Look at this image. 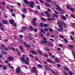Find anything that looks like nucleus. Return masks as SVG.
<instances>
[{"label":"nucleus","instance_id":"obj_1","mask_svg":"<svg viewBox=\"0 0 75 75\" xmlns=\"http://www.w3.org/2000/svg\"><path fill=\"white\" fill-rule=\"evenodd\" d=\"M23 0L26 4H28L29 6H30L32 8H34V6L35 5V4H34V3L33 1H32L31 2L30 1L27 2V1L26 0Z\"/></svg>","mask_w":75,"mask_h":75},{"label":"nucleus","instance_id":"obj_2","mask_svg":"<svg viewBox=\"0 0 75 75\" xmlns=\"http://www.w3.org/2000/svg\"><path fill=\"white\" fill-rule=\"evenodd\" d=\"M40 43L41 44H44H44L47 43V41L46 38H43V41L42 40H41Z\"/></svg>","mask_w":75,"mask_h":75},{"label":"nucleus","instance_id":"obj_3","mask_svg":"<svg viewBox=\"0 0 75 75\" xmlns=\"http://www.w3.org/2000/svg\"><path fill=\"white\" fill-rule=\"evenodd\" d=\"M21 59L22 61H24L25 62V64H27V65H30V63H29V62L27 60H26L25 59L23 58H22Z\"/></svg>","mask_w":75,"mask_h":75},{"label":"nucleus","instance_id":"obj_4","mask_svg":"<svg viewBox=\"0 0 75 75\" xmlns=\"http://www.w3.org/2000/svg\"><path fill=\"white\" fill-rule=\"evenodd\" d=\"M33 20L32 21V23L34 25V26H37V24L35 23V21H36L37 20V19L36 18H33Z\"/></svg>","mask_w":75,"mask_h":75},{"label":"nucleus","instance_id":"obj_5","mask_svg":"<svg viewBox=\"0 0 75 75\" xmlns=\"http://www.w3.org/2000/svg\"><path fill=\"white\" fill-rule=\"evenodd\" d=\"M36 71V67H33L32 68V70L31 71V73L34 74V72Z\"/></svg>","mask_w":75,"mask_h":75},{"label":"nucleus","instance_id":"obj_6","mask_svg":"<svg viewBox=\"0 0 75 75\" xmlns=\"http://www.w3.org/2000/svg\"><path fill=\"white\" fill-rule=\"evenodd\" d=\"M61 17L62 18V20H63V21H65V20H66L67 19L66 17L64 15H61Z\"/></svg>","mask_w":75,"mask_h":75},{"label":"nucleus","instance_id":"obj_7","mask_svg":"<svg viewBox=\"0 0 75 75\" xmlns=\"http://www.w3.org/2000/svg\"><path fill=\"white\" fill-rule=\"evenodd\" d=\"M44 67L46 69H47V70H48L49 71H50V70H51V69L48 67V66L45 65L44 66Z\"/></svg>","mask_w":75,"mask_h":75},{"label":"nucleus","instance_id":"obj_8","mask_svg":"<svg viewBox=\"0 0 75 75\" xmlns=\"http://www.w3.org/2000/svg\"><path fill=\"white\" fill-rule=\"evenodd\" d=\"M22 11L23 13H27V9L25 8H24L22 9Z\"/></svg>","mask_w":75,"mask_h":75},{"label":"nucleus","instance_id":"obj_9","mask_svg":"<svg viewBox=\"0 0 75 75\" xmlns=\"http://www.w3.org/2000/svg\"><path fill=\"white\" fill-rule=\"evenodd\" d=\"M16 72L17 74H19V72H20L21 70H20V69L19 68H17L16 69Z\"/></svg>","mask_w":75,"mask_h":75},{"label":"nucleus","instance_id":"obj_10","mask_svg":"<svg viewBox=\"0 0 75 75\" xmlns=\"http://www.w3.org/2000/svg\"><path fill=\"white\" fill-rule=\"evenodd\" d=\"M2 22L3 24H8V23H7V21L6 20H3L2 21Z\"/></svg>","mask_w":75,"mask_h":75},{"label":"nucleus","instance_id":"obj_11","mask_svg":"<svg viewBox=\"0 0 75 75\" xmlns=\"http://www.w3.org/2000/svg\"><path fill=\"white\" fill-rule=\"evenodd\" d=\"M24 45L25 46V47H28V48L30 47V45H27L26 43H24Z\"/></svg>","mask_w":75,"mask_h":75},{"label":"nucleus","instance_id":"obj_12","mask_svg":"<svg viewBox=\"0 0 75 75\" xmlns=\"http://www.w3.org/2000/svg\"><path fill=\"white\" fill-rule=\"evenodd\" d=\"M9 21L10 23H11V24H13V23H14V20L11 19H10Z\"/></svg>","mask_w":75,"mask_h":75},{"label":"nucleus","instance_id":"obj_13","mask_svg":"<svg viewBox=\"0 0 75 75\" xmlns=\"http://www.w3.org/2000/svg\"><path fill=\"white\" fill-rule=\"evenodd\" d=\"M8 59L9 61H12L13 59V57H8Z\"/></svg>","mask_w":75,"mask_h":75},{"label":"nucleus","instance_id":"obj_14","mask_svg":"<svg viewBox=\"0 0 75 75\" xmlns=\"http://www.w3.org/2000/svg\"><path fill=\"white\" fill-rule=\"evenodd\" d=\"M59 13H60V14H63L64 13V11L63 10H60L59 11Z\"/></svg>","mask_w":75,"mask_h":75},{"label":"nucleus","instance_id":"obj_15","mask_svg":"<svg viewBox=\"0 0 75 75\" xmlns=\"http://www.w3.org/2000/svg\"><path fill=\"white\" fill-rule=\"evenodd\" d=\"M57 23L58 24H59V27H61L62 25H61L62 24L59 22H57Z\"/></svg>","mask_w":75,"mask_h":75},{"label":"nucleus","instance_id":"obj_16","mask_svg":"<svg viewBox=\"0 0 75 75\" xmlns=\"http://www.w3.org/2000/svg\"><path fill=\"white\" fill-rule=\"evenodd\" d=\"M45 4L46 6H47V7H50V4H49L48 3L45 2Z\"/></svg>","mask_w":75,"mask_h":75},{"label":"nucleus","instance_id":"obj_17","mask_svg":"<svg viewBox=\"0 0 75 75\" xmlns=\"http://www.w3.org/2000/svg\"><path fill=\"white\" fill-rule=\"evenodd\" d=\"M48 44L49 46H51L52 45V42L50 41H49L48 42Z\"/></svg>","mask_w":75,"mask_h":75},{"label":"nucleus","instance_id":"obj_18","mask_svg":"<svg viewBox=\"0 0 75 75\" xmlns=\"http://www.w3.org/2000/svg\"><path fill=\"white\" fill-rule=\"evenodd\" d=\"M64 68L65 69L68 71H69V68H68V67L66 66H64Z\"/></svg>","mask_w":75,"mask_h":75},{"label":"nucleus","instance_id":"obj_19","mask_svg":"<svg viewBox=\"0 0 75 75\" xmlns=\"http://www.w3.org/2000/svg\"><path fill=\"white\" fill-rule=\"evenodd\" d=\"M29 28L31 30V31H33L34 30V29H33V26H30L29 27Z\"/></svg>","mask_w":75,"mask_h":75},{"label":"nucleus","instance_id":"obj_20","mask_svg":"<svg viewBox=\"0 0 75 75\" xmlns=\"http://www.w3.org/2000/svg\"><path fill=\"white\" fill-rule=\"evenodd\" d=\"M70 10H71V11H75V9L72 7H71L70 8Z\"/></svg>","mask_w":75,"mask_h":75},{"label":"nucleus","instance_id":"obj_21","mask_svg":"<svg viewBox=\"0 0 75 75\" xmlns=\"http://www.w3.org/2000/svg\"><path fill=\"white\" fill-rule=\"evenodd\" d=\"M68 47L69 48H73V46L71 45H68Z\"/></svg>","mask_w":75,"mask_h":75},{"label":"nucleus","instance_id":"obj_22","mask_svg":"<svg viewBox=\"0 0 75 75\" xmlns=\"http://www.w3.org/2000/svg\"><path fill=\"white\" fill-rule=\"evenodd\" d=\"M0 28L1 30H2V31H3V30H4V28H3V26H1L0 27Z\"/></svg>","mask_w":75,"mask_h":75},{"label":"nucleus","instance_id":"obj_23","mask_svg":"<svg viewBox=\"0 0 75 75\" xmlns=\"http://www.w3.org/2000/svg\"><path fill=\"white\" fill-rule=\"evenodd\" d=\"M30 52L32 54H37V52L33 51H31Z\"/></svg>","mask_w":75,"mask_h":75},{"label":"nucleus","instance_id":"obj_24","mask_svg":"<svg viewBox=\"0 0 75 75\" xmlns=\"http://www.w3.org/2000/svg\"><path fill=\"white\" fill-rule=\"evenodd\" d=\"M0 8H1V9L2 10H5V8H4V7L1 6L0 5Z\"/></svg>","mask_w":75,"mask_h":75},{"label":"nucleus","instance_id":"obj_25","mask_svg":"<svg viewBox=\"0 0 75 75\" xmlns=\"http://www.w3.org/2000/svg\"><path fill=\"white\" fill-rule=\"evenodd\" d=\"M22 30L23 31H25L26 30H27V28L25 27H22Z\"/></svg>","mask_w":75,"mask_h":75},{"label":"nucleus","instance_id":"obj_26","mask_svg":"<svg viewBox=\"0 0 75 75\" xmlns=\"http://www.w3.org/2000/svg\"><path fill=\"white\" fill-rule=\"evenodd\" d=\"M38 67H39L40 68H42V66L40 64H38L37 65Z\"/></svg>","mask_w":75,"mask_h":75},{"label":"nucleus","instance_id":"obj_27","mask_svg":"<svg viewBox=\"0 0 75 75\" xmlns=\"http://www.w3.org/2000/svg\"><path fill=\"white\" fill-rule=\"evenodd\" d=\"M37 52L39 53V54H42V52L40 50H38Z\"/></svg>","mask_w":75,"mask_h":75},{"label":"nucleus","instance_id":"obj_28","mask_svg":"<svg viewBox=\"0 0 75 75\" xmlns=\"http://www.w3.org/2000/svg\"><path fill=\"white\" fill-rule=\"evenodd\" d=\"M44 27H47L49 26V25L48 24H45L44 25Z\"/></svg>","mask_w":75,"mask_h":75},{"label":"nucleus","instance_id":"obj_29","mask_svg":"<svg viewBox=\"0 0 75 75\" xmlns=\"http://www.w3.org/2000/svg\"><path fill=\"white\" fill-rule=\"evenodd\" d=\"M47 60L49 62H50V63H52V61H51V60H50V59H47Z\"/></svg>","mask_w":75,"mask_h":75},{"label":"nucleus","instance_id":"obj_30","mask_svg":"<svg viewBox=\"0 0 75 75\" xmlns=\"http://www.w3.org/2000/svg\"><path fill=\"white\" fill-rule=\"evenodd\" d=\"M56 8L57 10H58V11H59L61 10V8H60L57 7Z\"/></svg>","mask_w":75,"mask_h":75},{"label":"nucleus","instance_id":"obj_31","mask_svg":"<svg viewBox=\"0 0 75 75\" xmlns=\"http://www.w3.org/2000/svg\"><path fill=\"white\" fill-rule=\"evenodd\" d=\"M66 7L67 8H68L69 10H70V6L69 5H67L66 6Z\"/></svg>","mask_w":75,"mask_h":75},{"label":"nucleus","instance_id":"obj_32","mask_svg":"<svg viewBox=\"0 0 75 75\" xmlns=\"http://www.w3.org/2000/svg\"><path fill=\"white\" fill-rule=\"evenodd\" d=\"M2 54H4V55H5V54H7V52L6 51H3L2 52Z\"/></svg>","mask_w":75,"mask_h":75},{"label":"nucleus","instance_id":"obj_33","mask_svg":"<svg viewBox=\"0 0 75 75\" xmlns=\"http://www.w3.org/2000/svg\"><path fill=\"white\" fill-rule=\"evenodd\" d=\"M53 15L55 17H57V18L58 17V16L57 15H56L55 13H53Z\"/></svg>","mask_w":75,"mask_h":75},{"label":"nucleus","instance_id":"obj_34","mask_svg":"<svg viewBox=\"0 0 75 75\" xmlns=\"http://www.w3.org/2000/svg\"><path fill=\"white\" fill-rule=\"evenodd\" d=\"M28 10H29V11H30V12H33V10L31 9V8H29Z\"/></svg>","mask_w":75,"mask_h":75},{"label":"nucleus","instance_id":"obj_35","mask_svg":"<svg viewBox=\"0 0 75 75\" xmlns=\"http://www.w3.org/2000/svg\"><path fill=\"white\" fill-rule=\"evenodd\" d=\"M55 61H56V62H58L59 60H58V59L57 58H55Z\"/></svg>","mask_w":75,"mask_h":75},{"label":"nucleus","instance_id":"obj_36","mask_svg":"<svg viewBox=\"0 0 75 75\" xmlns=\"http://www.w3.org/2000/svg\"><path fill=\"white\" fill-rule=\"evenodd\" d=\"M40 25L42 27H44V24L42 23H41L40 24Z\"/></svg>","mask_w":75,"mask_h":75},{"label":"nucleus","instance_id":"obj_37","mask_svg":"<svg viewBox=\"0 0 75 75\" xmlns=\"http://www.w3.org/2000/svg\"><path fill=\"white\" fill-rule=\"evenodd\" d=\"M8 10L11 12H13V10L12 9L9 8Z\"/></svg>","mask_w":75,"mask_h":75},{"label":"nucleus","instance_id":"obj_38","mask_svg":"<svg viewBox=\"0 0 75 75\" xmlns=\"http://www.w3.org/2000/svg\"><path fill=\"white\" fill-rule=\"evenodd\" d=\"M69 73L70 75H72V72H71V71H69Z\"/></svg>","mask_w":75,"mask_h":75},{"label":"nucleus","instance_id":"obj_39","mask_svg":"<svg viewBox=\"0 0 75 75\" xmlns=\"http://www.w3.org/2000/svg\"><path fill=\"white\" fill-rule=\"evenodd\" d=\"M29 39L30 40H32L33 39V36H31L30 37H29Z\"/></svg>","mask_w":75,"mask_h":75},{"label":"nucleus","instance_id":"obj_40","mask_svg":"<svg viewBox=\"0 0 75 75\" xmlns=\"http://www.w3.org/2000/svg\"><path fill=\"white\" fill-rule=\"evenodd\" d=\"M39 1L41 3H42V4H44V2L42 0H39Z\"/></svg>","mask_w":75,"mask_h":75},{"label":"nucleus","instance_id":"obj_41","mask_svg":"<svg viewBox=\"0 0 75 75\" xmlns=\"http://www.w3.org/2000/svg\"><path fill=\"white\" fill-rule=\"evenodd\" d=\"M41 32H42V33H45V31H44L43 30V29H41Z\"/></svg>","mask_w":75,"mask_h":75},{"label":"nucleus","instance_id":"obj_42","mask_svg":"<svg viewBox=\"0 0 75 75\" xmlns=\"http://www.w3.org/2000/svg\"><path fill=\"white\" fill-rule=\"evenodd\" d=\"M63 25L64 26V27L66 28L67 27V24L66 23H64L63 24Z\"/></svg>","mask_w":75,"mask_h":75},{"label":"nucleus","instance_id":"obj_43","mask_svg":"<svg viewBox=\"0 0 75 75\" xmlns=\"http://www.w3.org/2000/svg\"><path fill=\"white\" fill-rule=\"evenodd\" d=\"M17 55H18V56H20L21 55V53H20V52H18L17 53Z\"/></svg>","mask_w":75,"mask_h":75},{"label":"nucleus","instance_id":"obj_44","mask_svg":"<svg viewBox=\"0 0 75 75\" xmlns=\"http://www.w3.org/2000/svg\"><path fill=\"white\" fill-rule=\"evenodd\" d=\"M28 37H32V35L31 34L29 33L28 34Z\"/></svg>","mask_w":75,"mask_h":75},{"label":"nucleus","instance_id":"obj_45","mask_svg":"<svg viewBox=\"0 0 75 75\" xmlns=\"http://www.w3.org/2000/svg\"><path fill=\"white\" fill-rule=\"evenodd\" d=\"M70 39L72 41H73L74 40V38H73V37L72 36H70Z\"/></svg>","mask_w":75,"mask_h":75},{"label":"nucleus","instance_id":"obj_46","mask_svg":"<svg viewBox=\"0 0 75 75\" xmlns=\"http://www.w3.org/2000/svg\"><path fill=\"white\" fill-rule=\"evenodd\" d=\"M41 19L42 20H43V21H45L46 20V19H45V18H42V17L41 18Z\"/></svg>","mask_w":75,"mask_h":75},{"label":"nucleus","instance_id":"obj_47","mask_svg":"<svg viewBox=\"0 0 75 75\" xmlns=\"http://www.w3.org/2000/svg\"><path fill=\"white\" fill-rule=\"evenodd\" d=\"M45 31H48L49 30V29L48 28H45Z\"/></svg>","mask_w":75,"mask_h":75},{"label":"nucleus","instance_id":"obj_48","mask_svg":"<svg viewBox=\"0 0 75 75\" xmlns=\"http://www.w3.org/2000/svg\"><path fill=\"white\" fill-rule=\"evenodd\" d=\"M34 31H35V32H37V28H35L34 29Z\"/></svg>","mask_w":75,"mask_h":75},{"label":"nucleus","instance_id":"obj_49","mask_svg":"<svg viewBox=\"0 0 75 75\" xmlns=\"http://www.w3.org/2000/svg\"><path fill=\"white\" fill-rule=\"evenodd\" d=\"M45 13L46 14H49V13L47 11H45Z\"/></svg>","mask_w":75,"mask_h":75},{"label":"nucleus","instance_id":"obj_50","mask_svg":"<svg viewBox=\"0 0 75 75\" xmlns=\"http://www.w3.org/2000/svg\"><path fill=\"white\" fill-rule=\"evenodd\" d=\"M26 59L27 60H26L27 61H29V60H30V59H29V58H28V57H26Z\"/></svg>","mask_w":75,"mask_h":75},{"label":"nucleus","instance_id":"obj_51","mask_svg":"<svg viewBox=\"0 0 75 75\" xmlns=\"http://www.w3.org/2000/svg\"><path fill=\"white\" fill-rule=\"evenodd\" d=\"M57 49L58 51H61V49L60 48H58Z\"/></svg>","mask_w":75,"mask_h":75},{"label":"nucleus","instance_id":"obj_52","mask_svg":"<svg viewBox=\"0 0 75 75\" xmlns=\"http://www.w3.org/2000/svg\"><path fill=\"white\" fill-rule=\"evenodd\" d=\"M2 4H3L4 6H6V4H5V3L3 1V2H2Z\"/></svg>","mask_w":75,"mask_h":75},{"label":"nucleus","instance_id":"obj_53","mask_svg":"<svg viewBox=\"0 0 75 75\" xmlns=\"http://www.w3.org/2000/svg\"><path fill=\"white\" fill-rule=\"evenodd\" d=\"M59 47H63V45L61 44H59Z\"/></svg>","mask_w":75,"mask_h":75},{"label":"nucleus","instance_id":"obj_54","mask_svg":"<svg viewBox=\"0 0 75 75\" xmlns=\"http://www.w3.org/2000/svg\"><path fill=\"white\" fill-rule=\"evenodd\" d=\"M60 37H61V38H62L63 39H64V37L62 35H60Z\"/></svg>","mask_w":75,"mask_h":75},{"label":"nucleus","instance_id":"obj_55","mask_svg":"<svg viewBox=\"0 0 75 75\" xmlns=\"http://www.w3.org/2000/svg\"><path fill=\"white\" fill-rule=\"evenodd\" d=\"M22 18H25V15H22Z\"/></svg>","mask_w":75,"mask_h":75},{"label":"nucleus","instance_id":"obj_56","mask_svg":"<svg viewBox=\"0 0 75 75\" xmlns=\"http://www.w3.org/2000/svg\"><path fill=\"white\" fill-rule=\"evenodd\" d=\"M19 48H20V49H21V50L23 49V47H22V46H20Z\"/></svg>","mask_w":75,"mask_h":75},{"label":"nucleus","instance_id":"obj_57","mask_svg":"<svg viewBox=\"0 0 75 75\" xmlns=\"http://www.w3.org/2000/svg\"><path fill=\"white\" fill-rule=\"evenodd\" d=\"M4 69V70H7V68L5 67H2Z\"/></svg>","mask_w":75,"mask_h":75},{"label":"nucleus","instance_id":"obj_58","mask_svg":"<svg viewBox=\"0 0 75 75\" xmlns=\"http://www.w3.org/2000/svg\"><path fill=\"white\" fill-rule=\"evenodd\" d=\"M45 51H48V52H49V51H50V50H49V49H48V48H46L45 49Z\"/></svg>","mask_w":75,"mask_h":75},{"label":"nucleus","instance_id":"obj_59","mask_svg":"<svg viewBox=\"0 0 75 75\" xmlns=\"http://www.w3.org/2000/svg\"><path fill=\"white\" fill-rule=\"evenodd\" d=\"M72 53L74 57L75 56V52H74V51H72Z\"/></svg>","mask_w":75,"mask_h":75},{"label":"nucleus","instance_id":"obj_60","mask_svg":"<svg viewBox=\"0 0 75 75\" xmlns=\"http://www.w3.org/2000/svg\"><path fill=\"white\" fill-rule=\"evenodd\" d=\"M64 40L65 42H68V41H67V39L64 38Z\"/></svg>","mask_w":75,"mask_h":75},{"label":"nucleus","instance_id":"obj_61","mask_svg":"<svg viewBox=\"0 0 75 75\" xmlns=\"http://www.w3.org/2000/svg\"><path fill=\"white\" fill-rule=\"evenodd\" d=\"M41 15L42 16H45V14H44V13H41Z\"/></svg>","mask_w":75,"mask_h":75},{"label":"nucleus","instance_id":"obj_62","mask_svg":"<svg viewBox=\"0 0 75 75\" xmlns=\"http://www.w3.org/2000/svg\"><path fill=\"white\" fill-rule=\"evenodd\" d=\"M17 4L18 5V6H21V5L18 2L17 3Z\"/></svg>","mask_w":75,"mask_h":75},{"label":"nucleus","instance_id":"obj_63","mask_svg":"<svg viewBox=\"0 0 75 75\" xmlns=\"http://www.w3.org/2000/svg\"><path fill=\"white\" fill-rule=\"evenodd\" d=\"M4 50H5L6 51H8V49L6 47H5L4 48Z\"/></svg>","mask_w":75,"mask_h":75},{"label":"nucleus","instance_id":"obj_64","mask_svg":"<svg viewBox=\"0 0 75 75\" xmlns=\"http://www.w3.org/2000/svg\"><path fill=\"white\" fill-rule=\"evenodd\" d=\"M57 66L58 67V68H59V67H61V65H60V64H57Z\"/></svg>","mask_w":75,"mask_h":75}]
</instances>
